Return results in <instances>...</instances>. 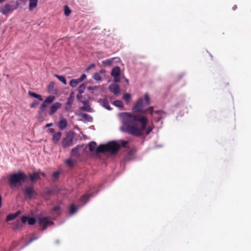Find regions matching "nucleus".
I'll use <instances>...</instances> for the list:
<instances>
[{"label": "nucleus", "instance_id": "nucleus-60", "mask_svg": "<svg viewBox=\"0 0 251 251\" xmlns=\"http://www.w3.org/2000/svg\"><path fill=\"white\" fill-rule=\"evenodd\" d=\"M161 119V118H159V119L158 120V121L160 120Z\"/></svg>", "mask_w": 251, "mask_h": 251}, {"label": "nucleus", "instance_id": "nucleus-46", "mask_svg": "<svg viewBox=\"0 0 251 251\" xmlns=\"http://www.w3.org/2000/svg\"><path fill=\"white\" fill-rule=\"evenodd\" d=\"M59 175H60V173L59 172H55L53 173L52 176H53V177L56 178L58 177Z\"/></svg>", "mask_w": 251, "mask_h": 251}, {"label": "nucleus", "instance_id": "nucleus-11", "mask_svg": "<svg viewBox=\"0 0 251 251\" xmlns=\"http://www.w3.org/2000/svg\"><path fill=\"white\" fill-rule=\"evenodd\" d=\"M74 98V93L73 92H72L70 94V96L68 98L67 101L66 103L65 108H66V110H69L71 109L72 104L73 103Z\"/></svg>", "mask_w": 251, "mask_h": 251}, {"label": "nucleus", "instance_id": "nucleus-33", "mask_svg": "<svg viewBox=\"0 0 251 251\" xmlns=\"http://www.w3.org/2000/svg\"><path fill=\"white\" fill-rule=\"evenodd\" d=\"M131 96L128 93H126L123 96V99L126 102L128 103L130 99Z\"/></svg>", "mask_w": 251, "mask_h": 251}, {"label": "nucleus", "instance_id": "nucleus-57", "mask_svg": "<svg viewBox=\"0 0 251 251\" xmlns=\"http://www.w3.org/2000/svg\"><path fill=\"white\" fill-rule=\"evenodd\" d=\"M52 123H49V124H47L46 125V127H49L51 126H52Z\"/></svg>", "mask_w": 251, "mask_h": 251}, {"label": "nucleus", "instance_id": "nucleus-14", "mask_svg": "<svg viewBox=\"0 0 251 251\" xmlns=\"http://www.w3.org/2000/svg\"><path fill=\"white\" fill-rule=\"evenodd\" d=\"M34 191L33 188L30 186H27L25 187L24 195L26 197L31 198V196L34 194Z\"/></svg>", "mask_w": 251, "mask_h": 251}, {"label": "nucleus", "instance_id": "nucleus-52", "mask_svg": "<svg viewBox=\"0 0 251 251\" xmlns=\"http://www.w3.org/2000/svg\"><path fill=\"white\" fill-rule=\"evenodd\" d=\"M48 131H49V132L51 133H53V134H54V133H55V130H54V128H49V129H48Z\"/></svg>", "mask_w": 251, "mask_h": 251}, {"label": "nucleus", "instance_id": "nucleus-24", "mask_svg": "<svg viewBox=\"0 0 251 251\" xmlns=\"http://www.w3.org/2000/svg\"><path fill=\"white\" fill-rule=\"evenodd\" d=\"M86 89V85L84 83L81 84L78 87V92L79 93L82 94L84 93L85 90Z\"/></svg>", "mask_w": 251, "mask_h": 251}, {"label": "nucleus", "instance_id": "nucleus-22", "mask_svg": "<svg viewBox=\"0 0 251 251\" xmlns=\"http://www.w3.org/2000/svg\"><path fill=\"white\" fill-rule=\"evenodd\" d=\"M79 83L80 81L78 79H73L70 81V85L72 87H75Z\"/></svg>", "mask_w": 251, "mask_h": 251}, {"label": "nucleus", "instance_id": "nucleus-54", "mask_svg": "<svg viewBox=\"0 0 251 251\" xmlns=\"http://www.w3.org/2000/svg\"><path fill=\"white\" fill-rule=\"evenodd\" d=\"M53 86H54L53 83V82H51L49 85V88L50 89L51 88H52L53 87Z\"/></svg>", "mask_w": 251, "mask_h": 251}, {"label": "nucleus", "instance_id": "nucleus-56", "mask_svg": "<svg viewBox=\"0 0 251 251\" xmlns=\"http://www.w3.org/2000/svg\"><path fill=\"white\" fill-rule=\"evenodd\" d=\"M134 152L133 151H130L128 153V155L131 156L133 154Z\"/></svg>", "mask_w": 251, "mask_h": 251}, {"label": "nucleus", "instance_id": "nucleus-38", "mask_svg": "<svg viewBox=\"0 0 251 251\" xmlns=\"http://www.w3.org/2000/svg\"><path fill=\"white\" fill-rule=\"evenodd\" d=\"M48 106V104L45 103L44 101L43 102V103L41 104L40 107V109L39 110L42 112V111H44L45 112L47 107Z\"/></svg>", "mask_w": 251, "mask_h": 251}, {"label": "nucleus", "instance_id": "nucleus-35", "mask_svg": "<svg viewBox=\"0 0 251 251\" xmlns=\"http://www.w3.org/2000/svg\"><path fill=\"white\" fill-rule=\"evenodd\" d=\"M102 103H103V104H102L103 106L105 108H106L108 110H111V107L109 106V103H108V102L107 101L105 100H102Z\"/></svg>", "mask_w": 251, "mask_h": 251}, {"label": "nucleus", "instance_id": "nucleus-12", "mask_svg": "<svg viewBox=\"0 0 251 251\" xmlns=\"http://www.w3.org/2000/svg\"><path fill=\"white\" fill-rule=\"evenodd\" d=\"M82 102L83 104V106L80 107L81 110L89 112H92V109L91 108L89 102L88 100L82 101Z\"/></svg>", "mask_w": 251, "mask_h": 251}, {"label": "nucleus", "instance_id": "nucleus-7", "mask_svg": "<svg viewBox=\"0 0 251 251\" xmlns=\"http://www.w3.org/2000/svg\"><path fill=\"white\" fill-rule=\"evenodd\" d=\"M120 68L118 66L115 67L111 71V75L114 77V81L116 82H120Z\"/></svg>", "mask_w": 251, "mask_h": 251}, {"label": "nucleus", "instance_id": "nucleus-50", "mask_svg": "<svg viewBox=\"0 0 251 251\" xmlns=\"http://www.w3.org/2000/svg\"><path fill=\"white\" fill-rule=\"evenodd\" d=\"M76 98L78 100H80L82 98V94L78 93V94L76 95Z\"/></svg>", "mask_w": 251, "mask_h": 251}, {"label": "nucleus", "instance_id": "nucleus-20", "mask_svg": "<svg viewBox=\"0 0 251 251\" xmlns=\"http://www.w3.org/2000/svg\"><path fill=\"white\" fill-rule=\"evenodd\" d=\"M80 116L83 119H85L88 122H91L93 121V118L86 113H82L80 114Z\"/></svg>", "mask_w": 251, "mask_h": 251}, {"label": "nucleus", "instance_id": "nucleus-32", "mask_svg": "<svg viewBox=\"0 0 251 251\" xmlns=\"http://www.w3.org/2000/svg\"><path fill=\"white\" fill-rule=\"evenodd\" d=\"M46 114L44 111H41L40 110L38 111V117L39 119H43L44 117L46 116Z\"/></svg>", "mask_w": 251, "mask_h": 251}, {"label": "nucleus", "instance_id": "nucleus-15", "mask_svg": "<svg viewBox=\"0 0 251 251\" xmlns=\"http://www.w3.org/2000/svg\"><path fill=\"white\" fill-rule=\"evenodd\" d=\"M62 133L60 132H57L53 134L52 136V142L54 144H56L58 143L61 139Z\"/></svg>", "mask_w": 251, "mask_h": 251}, {"label": "nucleus", "instance_id": "nucleus-34", "mask_svg": "<svg viewBox=\"0 0 251 251\" xmlns=\"http://www.w3.org/2000/svg\"><path fill=\"white\" fill-rule=\"evenodd\" d=\"M113 60V58L109 59H106V60H103L102 61V64H104L105 65L110 66L112 63Z\"/></svg>", "mask_w": 251, "mask_h": 251}, {"label": "nucleus", "instance_id": "nucleus-58", "mask_svg": "<svg viewBox=\"0 0 251 251\" xmlns=\"http://www.w3.org/2000/svg\"><path fill=\"white\" fill-rule=\"evenodd\" d=\"M237 8V6L236 5H234L232 7L233 10H235Z\"/></svg>", "mask_w": 251, "mask_h": 251}, {"label": "nucleus", "instance_id": "nucleus-55", "mask_svg": "<svg viewBox=\"0 0 251 251\" xmlns=\"http://www.w3.org/2000/svg\"><path fill=\"white\" fill-rule=\"evenodd\" d=\"M134 152L133 151H130L128 153V155L131 156L133 154Z\"/></svg>", "mask_w": 251, "mask_h": 251}, {"label": "nucleus", "instance_id": "nucleus-6", "mask_svg": "<svg viewBox=\"0 0 251 251\" xmlns=\"http://www.w3.org/2000/svg\"><path fill=\"white\" fill-rule=\"evenodd\" d=\"M38 223L40 226H42V230H45L48 226L52 225L53 222L49 221L48 217H41L37 219Z\"/></svg>", "mask_w": 251, "mask_h": 251}, {"label": "nucleus", "instance_id": "nucleus-40", "mask_svg": "<svg viewBox=\"0 0 251 251\" xmlns=\"http://www.w3.org/2000/svg\"><path fill=\"white\" fill-rule=\"evenodd\" d=\"M35 220L34 218H32V217H30L28 218V224L29 225H33L35 224Z\"/></svg>", "mask_w": 251, "mask_h": 251}, {"label": "nucleus", "instance_id": "nucleus-27", "mask_svg": "<svg viewBox=\"0 0 251 251\" xmlns=\"http://www.w3.org/2000/svg\"><path fill=\"white\" fill-rule=\"evenodd\" d=\"M71 10L70 9L69 7L67 5H65L64 6V14L66 16H68L71 14Z\"/></svg>", "mask_w": 251, "mask_h": 251}, {"label": "nucleus", "instance_id": "nucleus-41", "mask_svg": "<svg viewBox=\"0 0 251 251\" xmlns=\"http://www.w3.org/2000/svg\"><path fill=\"white\" fill-rule=\"evenodd\" d=\"M143 112H144V113H146V112H149L150 114H151L152 115L153 113L154 112L153 107L152 106H150L146 110L143 111Z\"/></svg>", "mask_w": 251, "mask_h": 251}, {"label": "nucleus", "instance_id": "nucleus-1", "mask_svg": "<svg viewBox=\"0 0 251 251\" xmlns=\"http://www.w3.org/2000/svg\"><path fill=\"white\" fill-rule=\"evenodd\" d=\"M124 131L136 136H141L146 129L148 120L140 114L123 113L122 114Z\"/></svg>", "mask_w": 251, "mask_h": 251}, {"label": "nucleus", "instance_id": "nucleus-36", "mask_svg": "<svg viewBox=\"0 0 251 251\" xmlns=\"http://www.w3.org/2000/svg\"><path fill=\"white\" fill-rule=\"evenodd\" d=\"M89 199V196L87 195H84L80 198V201L85 203Z\"/></svg>", "mask_w": 251, "mask_h": 251}, {"label": "nucleus", "instance_id": "nucleus-16", "mask_svg": "<svg viewBox=\"0 0 251 251\" xmlns=\"http://www.w3.org/2000/svg\"><path fill=\"white\" fill-rule=\"evenodd\" d=\"M21 214L20 210L17 211L16 213L10 214L7 216L6 221L8 222L15 219L19 214Z\"/></svg>", "mask_w": 251, "mask_h": 251}, {"label": "nucleus", "instance_id": "nucleus-29", "mask_svg": "<svg viewBox=\"0 0 251 251\" xmlns=\"http://www.w3.org/2000/svg\"><path fill=\"white\" fill-rule=\"evenodd\" d=\"M113 104L117 107L123 108L124 107L123 102L121 100H117L114 101Z\"/></svg>", "mask_w": 251, "mask_h": 251}, {"label": "nucleus", "instance_id": "nucleus-53", "mask_svg": "<svg viewBox=\"0 0 251 251\" xmlns=\"http://www.w3.org/2000/svg\"><path fill=\"white\" fill-rule=\"evenodd\" d=\"M95 67V65L94 64H91L89 67L88 68H87V70H89L92 68H93V67Z\"/></svg>", "mask_w": 251, "mask_h": 251}, {"label": "nucleus", "instance_id": "nucleus-3", "mask_svg": "<svg viewBox=\"0 0 251 251\" xmlns=\"http://www.w3.org/2000/svg\"><path fill=\"white\" fill-rule=\"evenodd\" d=\"M28 178V176L23 172L20 171L9 176L8 182L10 186L20 185Z\"/></svg>", "mask_w": 251, "mask_h": 251}, {"label": "nucleus", "instance_id": "nucleus-45", "mask_svg": "<svg viewBox=\"0 0 251 251\" xmlns=\"http://www.w3.org/2000/svg\"><path fill=\"white\" fill-rule=\"evenodd\" d=\"M86 77V75L85 74H83L81 75V76L79 78H77L78 79V80L80 81V82H81V81H82L84 79H85Z\"/></svg>", "mask_w": 251, "mask_h": 251}, {"label": "nucleus", "instance_id": "nucleus-8", "mask_svg": "<svg viewBox=\"0 0 251 251\" xmlns=\"http://www.w3.org/2000/svg\"><path fill=\"white\" fill-rule=\"evenodd\" d=\"M143 99L142 98H140L137 100L136 103L133 107V109L135 111L139 112H143Z\"/></svg>", "mask_w": 251, "mask_h": 251}, {"label": "nucleus", "instance_id": "nucleus-25", "mask_svg": "<svg viewBox=\"0 0 251 251\" xmlns=\"http://www.w3.org/2000/svg\"><path fill=\"white\" fill-rule=\"evenodd\" d=\"M22 227V225L21 221L20 220H17L14 224V229H20Z\"/></svg>", "mask_w": 251, "mask_h": 251}, {"label": "nucleus", "instance_id": "nucleus-26", "mask_svg": "<svg viewBox=\"0 0 251 251\" xmlns=\"http://www.w3.org/2000/svg\"><path fill=\"white\" fill-rule=\"evenodd\" d=\"M55 76L57 77L60 81H61L64 84L66 85V80L63 76L59 75H55Z\"/></svg>", "mask_w": 251, "mask_h": 251}, {"label": "nucleus", "instance_id": "nucleus-13", "mask_svg": "<svg viewBox=\"0 0 251 251\" xmlns=\"http://www.w3.org/2000/svg\"><path fill=\"white\" fill-rule=\"evenodd\" d=\"M68 126V122L66 119L62 118L58 124V127L61 130L65 129Z\"/></svg>", "mask_w": 251, "mask_h": 251}, {"label": "nucleus", "instance_id": "nucleus-23", "mask_svg": "<svg viewBox=\"0 0 251 251\" xmlns=\"http://www.w3.org/2000/svg\"><path fill=\"white\" fill-rule=\"evenodd\" d=\"M55 99V97L53 96H50L47 97L46 99L44 101L47 104L52 103Z\"/></svg>", "mask_w": 251, "mask_h": 251}, {"label": "nucleus", "instance_id": "nucleus-42", "mask_svg": "<svg viewBox=\"0 0 251 251\" xmlns=\"http://www.w3.org/2000/svg\"><path fill=\"white\" fill-rule=\"evenodd\" d=\"M38 102L36 100H34L30 105L31 108H35L38 104Z\"/></svg>", "mask_w": 251, "mask_h": 251}, {"label": "nucleus", "instance_id": "nucleus-47", "mask_svg": "<svg viewBox=\"0 0 251 251\" xmlns=\"http://www.w3.org/2000/svg\"><path fill=\"white\" fill-rule=\"evenodd\" d=\"M60 206H56L55 207H53V210L56 212L57 213H59V211L60 210Z\"/></svg>", "mask_w": 251, "mask_h": 251}, {"label": "nucleus", "instance_id": "nucleus-9", "mask_svg": "<svg viewBox=\"0 0 251 251\" xmlns=\"http://www.w3.org/2000/svg\"><path fill=\"white\" fill-rule=\"evenodd\" d=\"M109 90L114 95H117L120 93V87L118 84L113 83L109 85Z\"/></svg>", "mask_w": 251, "mask_h": 251}, {"label": "nucleus", "instance_id": "nucleus-39", "mask_svg": "<svg viewBox=\"0 0 251 251\" xmlns=\"http://www.w3.org/2000/svg\"><path fill=\"white\" fill-rule=\"evenodd\" d=\"M93 78L95 80H96L97 81H100L101 79V77L100 75L98 73H95L94 75Z\"/></svg>", "mask_w": 251, "mask_h": 251}, {"label": "nucleus", "instance_id": "nucleus-10", "mask_svg": "<svg viewBox=\"0 0 251 251\" xmlns=\"http://www.w3.org/2000/svg\"><path fill=\"white\" fill-rule=\"evenodd\" d=\"M61 104L59 102L53 103L50 107L49 114L52 115L61 107Z\"/></svg>", "mask_w": 251, "mask_h": 251}, {"label": "nucleus", "instance_id": "nucleus-28", "mask_svg": "<svg viewBox=\"0 0 251 251\" xmlns=\"http://www.w3.org/2000/svg\"><path fill=\"white\" fill-rule=\"evenodd\" d=\"M39 178H40L39 176L35 173L30 175L29 176V179L31 181H34Z\"/></svg>", "mask_w": 251, "mask_h": 251}, {"label": "nucleus", "instance_id": "nucleus-18", "mask_svg": "<svg viewBox=\"0 0 251 251\" xmlns=\"http://www.w3.org/2000/svg\"><path fill=\"white\" fill-rule=\"evenodd\" d=\"M71 155L72 156H74L75 157H77L79 156V154L78 152V147H76L72 150L71 152Z\"/></svg>", "mask_w": 251, "mask_h": 251}, {"label": "nucleus", "instance_id": "nucleus-21", "mask_svg": "<svg viewBox=\"0 0 251 251\" xmlns=\"http://www.w3.org/2000/svg\"><path fill=\"white\" fill-rule=\"evenodd\" d=\"M28 95L31 97L38 99L39 100L41 101L43 100L42 96L40 95L37 94L30 91L28 92Z\"/></svg>", "mask_w": 251, "mask_h": 251}, {"label": "nucleus", "instance_id": "nucleus-30", "mask_svg": "<svg viewBox=\"0 0 251 251\" xmlns=\"http://www.w3.org/2000/svg\"><path fill=\"white\" fill-rule=\"evenodd\" d=\"M77 208L75 206V204H71V205L70 206V213L72 215V214H74V213H75L76 211H77Z\"/></svg>", "mask_w": 251, "mask_h": 251}, {"label": "nucleus", "instance_id": "nucleus-4", "mask_svg": "<svg viewBox=\"0 0 251 251\" xmlns=\"http://www.w3.org/2000/svg\"><path fill=\"white\" fill-rule=\"evenodd\" d=\"M19 6L18 1H16L15 4H11L7 3L0 7V12L4 15H7L9 12L17 9Z\"/></svg>", "mask_w": 251, "mask_h": 251}, {"label": "nucleus", "instance_id": "nucleus-59", "mask_svg": "<svg viewBox=\"0 0 251 251\" xmlns=\"http://www.w3.org/2000/svg\"><path fill=\"white\" fill-rule=\"evenodd\" d=\"M5 0H0V3H2V2H4Z\"/></svg>", "mask_w": 251, "mask_h": 251}, {"label": "nucleus", "instance_id": "nucleus-19", "mask_svg": "<svg viewBox=\"0 0 251 251\" xmlns=\"http://www.w3.org/2000/svg\"><path fill=\"white\" fill-rule=\"evenodd\" d=\"M97 144L95 142H91L89 144V151L91 152L95 151L96 152V150L97 148H96Z\"/></svg>", "mask_w": 251, "mask_h": 251}, {"label": "nucleus", "instance_id": "nucleus-43", "mask_svg": "<svg viewBox=\"0 0 251 251\" xmlns=\"http://www.w3.org/2000/svg\"><path fill=\"white\" fill-rule=\"evenodd\" d=\"M28 218L29 217L27 216H23L21 218V221L23 223H25L27 221L28 222Z\"/></svg>", "mask_w": 251, "mask_h": 251}, {"label": "nucleus", "instance_id": "nucleus-44", "mask_svg": "<svg viewBox=\"0 0 251 251\" xmlns=\"http://www.w3.org/2000/svg\"><path fill=\"white\" fill-rule=\"evenodd\" d=\"M37 238L38 237L35 234H33L29 239V243L33 242V241L36 240Z\"/></svg>", "mask_w": 251, "mask_h": 251}, {"label": "nucleus", "instance_id": "nucleus-48", "mask_svg": "<svg viewBox=\"0 0 251 251\" xmlns=\"http://www.w3.org/2000/svg\"><path fill=\"white\" fill-rule=\"evenodd\" d=\"M152 128L151 127L149 126L146 130V134L147 135L149 134L150 133V132L152 131Z\"/></svg>", "mask_w": 251, "mask_h": 251}, {"label": "nucleus", "instance_id": "nucleus-51", "mask_svg": "<svg viewBox=\"0 0 251 251\" xmlns=\"http://www.w3.org/2000/svg\"><path fill=\"white\" fill-rule=\"evenodd\" d=\"M154 112L158 115H160L162 113H164V112L162 110H157V111H154Z\"/></svg>", "mask_w": 251, "mask_h": 251}, {"label": "nucleus", "instance_id": "nucleus-31", "mask_svg": "<svg viewBox=\"0 0 251 251\" xmlns=\"http://www.w3.org/2000/svg\"><path fill=\"white\" fill-rule=\"evenodd\" d=\"M65 162L69 167H73L75 165V161H73L71 159H68L66 160Z\"/></svg>", "mask_w": 251, "mask_h": 251}, {"label": "nucleus", "instance_id": "nucleus-2", "mask_svg": "<svg viewBox=\"0 0 251 251\" xmlns=\"http://www.w3.org/2000/svg\"><path fill=\"white\" fill-rule=\"evenodd\" d=\"M120 148V145L115 141H112L106 145H100L96 150V153L108 152L111 154L116 153Z\"/></svg>", "mask_w": 251, "mask_h": 251}, {"label": "nucleus", "instance_id": "nucleus-61", "mask_svg": "<svg viewBox=\"0 0 251 251\" xmlns=\"http://www.w3.org/2000/svg\"><path fill=\"white\" fill-rule=\"evenodd\" d=\"M126 82H128V80L127 79H126Z\"/></svg>", "mask_w": 251, "mask_h": 251}, {"label": "nucleus", "instance_id": "nucleus-5", "mask_svg": "<svg viewBox=\"0 0 251 251\" xmlns=\"http://www.w3.org/2000/svg\"><path fill=\"white\" fill-rule=\"evenodd\" d=\"M74 135L73 132H68L66 134L65 138L62 141V146L64 148H67L73 144Z\"/></svg>", "mask_w": 251, "mask_h": 251}, {"label": "nucleus", "instance_id": "nucleus-17", "mask_svg": "<svg viewBox=\"0 0 251 251\" xmlns=\"http://www.w3.org/2000/svg\"><path fill=\"white\" fill-rule=\"evenodd\" d=\"M38 0H29V9L32 11L37 6Z\"/></svg>", "mask_w": 251, "mask_h": 251}, {"label": "nucleus", "instance_id": "nucleus-49", "mask_svg": "<svg viewBox=\"0 0 251 251\" xmlns=\"http://www.w3.org/2000/svg\"><path fill=\"white\" fill-rule=\"evenodd\" d=\"M127 144V141H122L121 142V145L120 146H122L123 147H125Z\"/></svg>", "mask_w": 251, "mask_h": 251}, {"label": "nucleus", "instance_id": "nucleus-37", "mask_svg": "<svg viewBox=\"0 0 251 251\" xmlns=\"http://www.w3.org/2000/svg\"><path fill=\"white\" fill-rule=\"evenodd\" d=\"M145 105H148L150 103V98L148 94L146 93L145 95Z\"/></svg>", "mask_w": 251, "mask_h": 251}]
</instances>
